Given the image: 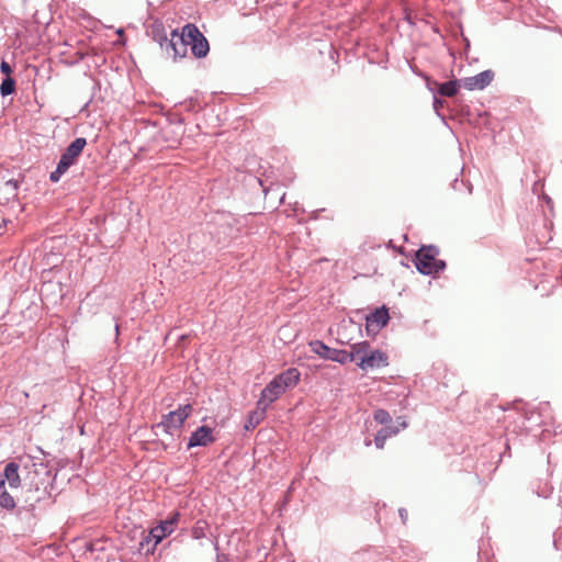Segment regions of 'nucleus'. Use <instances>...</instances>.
<instances>
[{
	"label": "nucleus",
	"instance_id": "obj_35",
	"mask_svg": "<svg viewBox=\"0 0 562 562\" xmlns=\"http://www.w3.org/2000/svg\"><path fill=\"white\" fill-rule=\"evenodd\" d=\"M406 20H407L409 23H413V22H412V20H411V15H409V14H407V15H406Z\"/></svg>",
	"mask_w": 562,
	"mask_h": 562
},
{
	"label": "nucleus",
	"instance_id": "obj_3",
	"mask_svg": "<svg viewBox=\"0 0 562 562\" xmlns=\"http://www.w3.org/2000/svg\"><path fill=\"white\" fill-rule=\"evenodd\" d=\"M86 145L87 139L85 137H78L65 148L56 169L50 172L49 180L52 182H58L61 176L65 175L68 169L77 162Z\"/></svg>",
	"mask_w": 562,
	"mask_h": 562
},
{
	"label": "nucleus",
	"instance_id": "obj_19",
	"mask_svg": "<svg viewBox=\"0 0 562 562\" xmlns=\"http://www.w3.org/2000/svg\"><path fill=\"white\" fill-rule=\"evenodd\" d=\"M301 373L296 368H290L276 376L281 385L286 390L295 386L300 381Z\"/></svg>",
	"mask_w": 562,
	"mask_h": 562
},
{
	"label": "nucleus",
	"instance_id": "obj_12",
	"mask_svg": "<svg viewBox=\"0 0 562 562\" xmlns=\"http://www.w3.org/2000/svg\"><path fill=\"white\" fill-rule=\"evenodd\" d=\"M0 479H4V483L8 482L11 488H18L23 486V474L20 473V465L15 462H9L4 467L3 474H0Z\"/></svg>",
	"mask_w": 562,
	"mask_h": 562
},
{
	"label": "nucleus",
	"instance_id": "obj_2",
	"mask_svg": "<svg viewBox=\"0 0 562 562\" xmlns=\"http://www.w3.org/2000/svg\"><path fill=\"white\" fill-rule=\"evenodd\" d=\"M439 248L435 245L422 246L415 254L414 263L419 273L438 276L447 267L446 261L437 259Z\"/></svg>",
	"mask_w": 562,
	"mask_h": 562
},
{
	"label": "nucleus",
	"instance_id": "obj_5",
	"mask_svg": "<svg viewBox=\"0 0 562 562\" xmlns=\"http://www.w3.org/2000/svg\"><path fill=\"white\" fill-rule=\"evenodd\" d=\"M188 47L189 46L183 29L181 32H178V30H172L170 32L168 42L161 50L166 54L167 57L172 58L173 61H178L179 59L187 56Z\"/></svg>",
	"mask_w": 562,
	"mask_h": 562
},
{
	"label": "nucleus",
	"instance_id": "obj_1",
	"mask_svg": "<svg viewBox=\"0 0 562 562\" xmlns=\"http://www.w3.org/2000/svg\"><path fill=\"white\" fill-rule=\"evenodd\" d=\"M22 474V498L25 507L33 509L37 503L50 496L55 475L47 463L30 457L23 462Z\"/></svg>",
	"mask_w": 562,
	"mask_h": 562
},
{
	"label": "nucleus",
	"instance_id": "obj_30",
	"mask_svg": "<svg viewBox=\"0 0 562 562\" xmlns=\"http://www.w3.org/2000/svg\"><path fill=\"white\" fill-rule=\"evenodd\" d=\"M396 424H397V425H395V426H396V427H400V430H401V429H405V428L407 427V423H406V420H405L403 417H398V418L396 419Z\"/></svg>",
	"mask_w": 562,
	"mask_h": 562
},
{
	"label": "nucleus",
	"instance_id": "obj_26",
	"mask_svg": "<svg viewBox=\"0 0 562 562\" xmlns=\"http://www.w3.org/2000/svg\"><path fill=\"white\" fill-rule=\"evenodd\" d=\"M191 535L194 539H201L205 536L204 527L200 525V521L192 528Z\"/></svg>",
	"mask_w": 562,
	"mask_h": 562
},
{
	"label": "nucleus",
	"instance_id": "obj_28",
	"mask_svg": "<svg viewBox=\"0 0 562 562\" xmlns=\"http://www.w3.org/2000/svg\"><path fill=\"white\" fill-rule=\"evenodd\" d=\"M385 437L382 436V434L380 432H376L375 437H374V445L378 449H383L384 446H385Z\"/></svg>",
	"mask_w": 562,
	"mask_h": 562
},
{
	"label": "nucleus",
	"instance_id": "obj_13",
	"mask_svg": "<svg viewBox=\"0 0 562 562\" xmlns=\"http://www.w3.org/2000/svg\"><path fill=\"white\" fill-rule=\"evenodd\" d=\"M146 34L151 37L153 41L159 44L162 49L168 42L169 37L164 23L160 20H155L146 29Z\"/></svg>",
	"mask_w": 562,
	"mask_h": 562
},
{
	"label": "nucleus",
	"instance_id": "obj_6",
	"mask_svg": "<svg viewBox=\"0 0 562 562\" xmlns=\"http://www.w3.org/2000/svg\"><path fill=\"white\" fill-rule=\"evenodd\" d=\"M390 322L389 308L385 305L376 307L366 315V330L368 336L375 337Z\"/></svg>",
	"mask_w": 562,
	"mask_h": 562
},
{
	"label": "nucleus",
	"instance_id": "obj_11",
	"mask_svg": "<svg viewBox=\"0 0 562 562\" xmlns=\"http://www.w3.org/2000/svg\"><path fill=\"white\" fill-rule=\"evenodd\" d=\"M215 437L213 436V429L209 426H200L195 431H193L188 441V449L193 447H206L210 443L215 441Z\"/></svg>",
	"mask_w": 562,
	"mask_h": 562
},
{
	"label": "nucleus",
	"instance_id": "obj_33",
	"mask_svg": "<svg viewBox=\"0 0 562 562\" xmlns=\"http://www.w3.org/2000/svg\"><path fill=\"white\" fill-rule=\"evenodd\" d=\"M439 106H442V101L437 97L434 98V108L438 110Z\"/></svg>",
	"mask_w": 562,
	"mask_h": 562
},
{
	"label": "nucleus",
	"instance_id": "obj_17",
	"mask_svg": "<svg viewBox=\"0 0 562 562\" xmlns=\"http://www.w3.org/2000/svg\"><path fill=\"white\" fill-rule=\"evenodd\" d=\"M371 349V345L368 341H361L351 345L350 351L347 350L348 362L356 361L357 363L358 361H361V358L367 357Z\"/></svg>",
	"mask_w": 562,
	"mask_h": 562
},
{
	"label": "nucleus",
	"instance_id": "obj_15",
	"mask_svg": "<svg viewBox=\"0 0 562 562\" xmlns=\"http://www.w3.org/2000/svg\"><path fill=\"white\" fill-rule=\"evenodd\" d=\"M182 425L183 422L180 419L179 414L176 411H172L164 415L162 420L155 427L156 429H161L162 431L172 435V429H180Z\"/></svg>",
	"mask_w": 562,
	"mask_h": 562
},
{
	"label": "nucleus",
	"instance_id": "obj_24",
	"mask_svg": "<svg viewBox=\"0 0 562 562\" xmlns=\"http://www.w3.org/2000/svg\"><path fill=\"white\" fill-rule=\"evenodd\" d=\"M383 426L384 427L381 428L378 432L382 434L385 439L396 436L400 432V427H396L392 423Z\"/></svg>",
	"mask_w": 562,
	"mask_h": 562
},
{
	"label": "nucleus",
	"instance_id": "obj_27",
	"mask_svg": "<svg viewBox=\"0 0 562 562\" xmlns=\"http://www.w3.org/2000/svg\"><path fill=\"white\" fill-rule=\"evenodd\" d=\"M153 541L155 542V538L150 536V531H149L146 536H144V537L142 538V540H140V542H139V546H140V548H142V549H144V548H146V550H147V549H151V547H149V544H150Z\"/></svg>",
	"mask_w": 562,
	"mask_h": 562
},
{
	"label": "nucleus",
	"instance_id": "obj_31",
	"mask_svg": "<svg viewBox=\"0 0 562 562\" xmlns=\"http://www.w3.org/2000/svg\"><path fill=\"white\" fill-rule=\"evenodd\" d=\"M398 514H400V517L402 519V522L406 524V520H407V517H408L407 510L405 508H401L398 510Z\"/></svg>",
	"mask_w": 562,
	"mask_h": 562
},
{
	"label": "nucleus",
	"instance_id": "obj_32",
	"mask_svg": "<svg viewBox=\"0 0 562 562\" xmlns=\"http://www.w3.org/2000/svg\"><path fill=\"white\" fill-rule=\"evenodd\" d=\"M216 562H228V557L224 553H218L216 555Z\"/></svg>",
	"mask_w": 562,
	"mask_h": 562
},
{
	"label": "nucleus",
	"instance_id": "obj_25",
	"mask_svg": "<svg viewBox=\"0 0 562 562\" xmlns=\"http://www.w3.org/2000/svg\"><path fill=\"white\" fill-rule=\"evenodd\" d=\"M193 407L191 404H186L183 406H179L176 412L179 414L180 419L184 423L186 419L191 415Z\"/></svg>",
	"mask_w": 562,
	"mask_h": 562
},
{
	"label": "nucleus",
	"instance_id": "obj_10",
	"mask_svg": "<svg viewBox=\"0 0 562 562\" xmlns=\"http://www.w3.org/2000/svg\"><path fill=\"white\" fill-rule=\"evenodd\" d=\"M494 71L491 69L484 70L473 77H467L461 80L462 86L472 91V90H482L487 87L494 79Z\"/></svg>",
	"mask_w": 562,
	"mask_h": 562
},
{
	"label": "nucleus",
	"instance_id": "obj_9",
	"mask_svg": "<svg viewBox=\"0 0 562 562\" xmlns=\"http://www.w3.org/2000/svg\"><path fill=\"white\" fill-rule=\"evenodd\" d=\"M357 366L364 371L386 367L389 366V357L384 351L371 349L367 357L361 358V361L357 362Z\"/></svg>",
	"mask_w": 562,
	"mask_h": 562
},
{
	"label": "nucleus",
	"instance_id": "obj_4",
	"mask_svg": "<svg viewBox=\"0 0 562 562\" xmlns=\"http://www.w3.org/2000/svg\"><path fill=\"white\" fill-rule=\"evenodd\" d=\"M183 31L192 55L199 59L206 57L210 44L199 27L193 23H188L183 26Z\"/></svg>",
	"mask_w": 562,
	"mask_h": 562
},
{
	"label": "nucleus",
	"instance_id": "obj_29",
	"mask_svg": "<svg viewBox=\"0 0 562 562\" xmlns=\"http://www.w3.org/2000/svg\"><path fill=\"white\" fill-rule=\"evenodd\" d=\"M0 70L2 74L5 75V77H11L10 75L12 74V68L7 61H4V60L1 61Z\"/></svg>",
	"mask_w": 562,
	"mask_h": 562
},
{
	"label": "nucleus",
	"instance_id": "obj_7",
	"mask_svg": "<svg viewBox=\"0 0 562 562\" xmlns=\"http://www.w3.org/2000/svg\"><path fill=\"white\" fill-rule=\"evenodd\" d=\"M179 519L180 514L178 512H173L166 520L150 529V536L155 538V542L153 543L151 549H147V553H154L156 546L173 531Z\"/></svg>",
	"mask_w": 562,
	"mask_h": 562
},
{
	"label": "nucleus",
	"instance_id": "obj_21",
	"mask_svg": "<svg viewBox=\"0 0 562 562\" xmlns=\"http://www.w3.org/2000/svg\"><path fill=\"white\" fill-rule=\"evenodd\" d=\"M0 506L8 510L15 508L14 497L7 492L4 486V479H0Z\"/></svg>",
	"mask_w": 562,
	"mask_h": 562
},
{
	"label": "nucleus",
	"instance_id": "obj_22",
	"mask_svg": "<svg viewBox=\"0 0 562 562\" xmlns=\"http://www.w3.org/2000/svg\"><path fill=\"white\" fill-rule=\"evenodd\" d=\"M15 91V80L12 77H5L0 85V93L2 97L10 95Z\"/></svg>",
	"mask_w": 562,
	"mask_h": 562
},
{
	"label": "nucleus",
	"instance_id": "obj_14",
	"mask_svg": "<svg viewBox=\"0 0 562 562\" xmlns=\"http://www.w3.org/2000/svg\"><path fill=\"white\" fill-rule=\"evenodd\" d=\"M284 392H285V389L274 378L262 390L259 401H263V404H267V406H268L269 404L273 403Z\"/></svg>",
	"mask_w": 562,
	"mask_h": 562
},
{
	"label": "nucleus",
	"instance_id": "obj_8",
	"mask_svg": "<svg viewBox=\"0 0 562 562\" xmlns=\"http://www.w3.org/2000/svg\"><path fill=\"white\" fill-rule=\"evenodd\" d=\"M311 349L313 352L318 355L323 359L331 360L345 364L348 362L347 350L345 349H334L325 345L321 340H314L310 342Z\"/></svg>",
	"mask_w": 562,
	"mask_h": 562
},
{
	"label": "nucleus",
	"instance_id": "obj_23",
	"mask_svg": "<svg viewBox=\"0 0 562 562\" xmlns=\"http://www.w3.org/2000/svg\"><path fill=\"white\" fill-rule=\"evenodd\" d=\"M373 418L376 423L381 425H387L392 423V417L390 413L385 409L379 408L373 413Z\"/></svg>",
	"mask_w": 562,
	"mask_h": 562
},
{
	"label": "nucleus",
	"instance_id": "obj_34",
	"mask_svg": "<svg viewBox=\"0 0 562 562\" xmlns=\"http://www.w3.org/2000/svg\"><path fill=\"white\" fill-rule=\"evenodd\" d=\"M431 83H434V81L427 78V86L429 87V90H432V87H430Z\"/></svg>",
	"mask_w": 562,
	"mask_h": 562
},
{
	"label": "nucleus",
	"instance_id": "obj_16",
	"mask_svg": "<svg viewBox=\"0 0 562 562\" xmlns=\"http://www.w3.org/2000/svg\"><path fill=\"white\" fill-rule=\"evenodd\" d=\"M267 411V404L263 401L257 402V409L249 413L248 418L245 423L246 430L255 429L265 418Z\"/></svg>",
	"mask_w": 562,
	"mask_h": 562
},
{
	"label": "nucleus",
	"instance_id": "obj_36",
	"mask_svg": "<svg viewBox=\"0 0 562 562\" xmlns=\"http://www.w3.org/2000/svg\"><path fill=\"white\" fill-rule=\"evenodd\" d=\"M370 445H371V440H367L366 446H370Z\"/></svg>",
	"mask_w": 562,
	"mask_h": 562
},
{
	"label": "nucleus",
	"instance_id": "obj_20",
	"mask_svg": "<svg viewBox=\"0 0 562 562\" xmlns=\"http://www.w3.org/2000/svg\"><path fill=\"white\" fill-rule=\"evenodd\" d=\"M461 83V80L457 79L443 83H438L437 81H434V85L438 86V93L442 97L448 98H452L458 93Z\"/></svg>",
	"mask_w": 562,
	"mask_h": 562
},
{
	"label": "nucleus",
	"instance_id": "obj_18",
	"mask_svg": "<svg viewBox=\"0 0 562 562\" xmlns=\"http://www.w3.org/2000/svg\"><path fill=\"white\" fill-rule=\"evenodd\" d=\"M19 181L15 179L7 180L0 183V202H9L18 196Z\"/></svg>",
	"mask_w": 562,
	"mask_h": 562
}]
</instances>
